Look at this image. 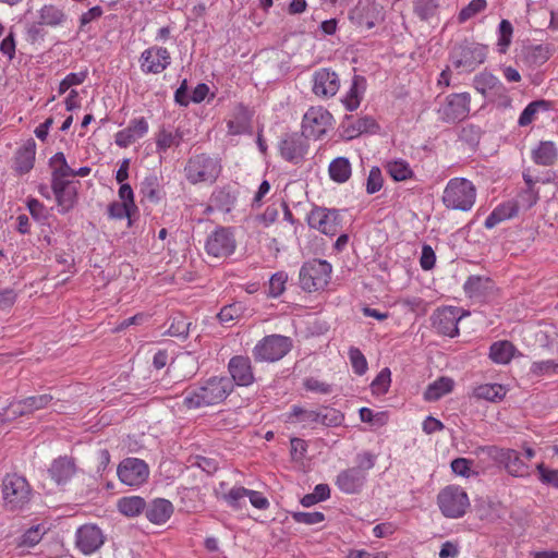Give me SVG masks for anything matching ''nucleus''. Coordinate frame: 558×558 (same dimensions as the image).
<instances>
[{
	"instance_id": "nucleus-58",
	"label": "nucleus",
	"mask_w": 558,
	"mask_h": 558,
	"mask_svg": "<svg viewBox=\"0 0 558 558\" xmlns=\"http://www.w3.org/2000/svg\"><path fill=\"white\" fill-rule=\"evenodd\" d=\"M26 205H27V209L29 210L31 216L35 220H37L39 222H44L47 220V218H48L47 209H46L45 205L43 203H40L38 199L28 198L26 202Z\"/></svg>"
},
{
	"instance_id": "nucleus-31",
	"label": "nucleus",
	"mask_w": 558,
	"mask_h": 558,
	"mask_svg": "<svg viewBox=\"0 0 558 558\" xmlns=\"http://www.w3.org/2000/svg\"><path fill=\"white\" fill-rule=\"evenodd\" d=\"M119 480L129 486H135L140 483V460L136 458H126L118 466Z\"/></svg>"
},
{
	"instance_id": "nucleus-29",
	"label": "nucleus",
	"mask_w": 558,
	"mask_h": 558,
	"mask_svg": "<svg viewBox=\"0 0 558 558\" xmlns=\"http://www.w3.org/2000/svg\"><path fill=\"white\" fill-rule=\"evenodd\" d=\"M384 168L395 182L412 180L415 177L410 163L402 158H396L387 161L384 165Z\"/></svg>"
},
{
	"instance_id": "nucleus-38",
	"label": "nucleus",
	"mask_w": 558,
	"mask_h": 558,
	"mask_svg": "<svg viewBox=\"0 0 558 558\" xmlns=\"http://www.w3.org/2000/svg\"><path fill=\"white\" fill-rule=\"evenodd\" d=\"M550 108V102L547 100H534L523 109L518 119V124L520 126H527L537 119V114L541 111H548Z\"/></svg>"
},
{
	"instance_id": "nucleus-48",
	"label": "nucleus",
	"mask_w": 558,
	"mask_h": 558,
	"mask_svg": "<svg viewBox=\"0 0 558 558\" xmlns=\"http://www.w3.org/2000/svg\"><path fill=\"white\" fill-rule=\"evenodd\" d=\"M438 9L437 0H416L414 2V12L423 21L433 17Z\"/></svg>"
},
{
	"instance_id": "nucleus-63",
	"label": "nucleus",
	"mask_w": 558,
	"mask_h": 558,
	"mask_svg": "<svg viewBox=\"0 0 558 558\" xmlns=\"http://www.w3.org/2000/svg\"><path fill=\"white\" fill-rule=\"evenodd\" d=\"M246 498H248L251 505L258 510H266L269 508V500L260 492L247 489Z\"/></svg>"
},
{
	"instance_id": "nucleus-55",
	"label": "nucleus",
	"mask_w": 558,
	"mask_h": 558,
	"mask_svg": "<svg viewBox=\"0 0 558 558\" xmlns=\"http://www.w3.org/2000/svg\"><path fill=\"white\" fill-rule=\"evenodd\" d=\"M292 519L296 523L314 525V524H318V523L323 522L325 520V514L319 511H314V512L299 511V512L292 513Z\"/></svg>"
},
{
	"instance_id": "nucleus-41",
	"label": "nucleus",
	"mask_w": 558,
	"mask_h": 558,
	"mask_svg": "<svg viewBox=\"0 0 558 558\" xmlns=\"http://www.w3.org/2000/svg\"><path fill=\"white\" fill-rule=\"evenodd\" d=\"M328 172L332 181L344 183L351 177V163L347 158L338 157L330 162Z\"/></svg>"
},
{
	"instance_id": "nucleus-56",
	"label": "nucleus",
	"mask_w": 558,
	"mask_h": 558,
	"mask_svg": "<svg viewBox=\"0 0 558 558\" xmlns=\"http://www.w3.org/2000/svg\"><path fill=\"white\" fill-rule=\"evenodd\" d=\"M384 184L381 171L378 167L371 168L366 181V192L368 194H375L380 191Z\"/></svg>"
},
{
	"instance_id": "nucleus-19",
	"label": "nucleus",
	"mask_w": 558,
	"mask_h": 558,
	"mask_svg": "<svg viewBox=\"0 0 558 558\" xmlns=\"http://www.w3.org/2000/svg\"><path fill=\"white\" fill-rule=\"evenodd\" d=\"M51 189L60 213L65 214L74 207L76 191L66 179H51Z\"/></svg>"
},
{
	"instance_id": "nucleus-14",
	"label": "nucleus",
	"mask_w": 558,
	"mask_h": 558,
	"mask_svg": "<svg viewBox=\"0 0 558 558\" xmlns=\"http://www.w3.org/2000/svg\"><path fill=\"white\" fill-rule=\"evenodd\" d=\"M494 460L505 466L507 472L515 477L530 475L529 465L521 459L520 453L514 449L494 448L492 452Z\"/></svg>"
},
{
	"instance_id": "nucleus-64",
	"label": "nucleus",
	"mask_w": 558,
	"mask_h": 558,
	"mask_svg": "<svg viewBox=\"0 0 558 558\" xmlns=\"http://www.w3.org/2000/svg\"><path fill=\"white\" fill-rule=\"evenodd\" d=\"M436 263V255L432 246L424 245L422 248V255L420 259L421 267L424 270H430Z\"/></svg>"
},
{
	"instance_id": "nucleus-17",
	"label": "nucleus",
	"mask_w": 558,
	"mask_h": 558,
	"mask_svg": "<svg viewBox=\"0 0 558 558\" xmlns=\"http://www.w3.org/2000/svg\"><path fill=\"white\" fill-rule=\"evenodd\" d=\"M228 369L233 385L247 387L255 380L252 362L248 356L235 355L231 357L228 363Z\"/></svg>"
},
{
	"instance_id": "nucleus-45",
	"label": "nucleus",
	"mask_w": 558,
	"mask_h": 558,
	"mask_svg": "<svg viewBox=\"0 0 558 558\" xmlns=\"http://www.w3.org/2000/svg\"><path fill=\"white\" fill-rule=\"evenodd\" d=\"M513 35L512 24L508 20H501L498 27L497 50L500 53H506L511 44Z\"/></svg>"
},
{
	"instance_id": "nucleus-10",
	"label": "nucleus",
	"mask_w": 558,
	"mask_h": 558,
	"mask_svg": "<svg viewBox=\"0 0 558 558\" xmlns=\"http://www.w3.org/2000/svg\"><path fill=\"white\" fill-rule=\"evenodd\" d=\"M236 240L234 232L229 227H218L208 236L205 250L208 255L217 258H226L234 253Z\"/></svg>"
},
{
	"instance_id": "nucleus-12",
	"label": "nucleus",
	"mask_w": 558,
	"mask_h": 558,
	"mask_svg": "<svg viewBox=\"0 0 558 558\" xmlns=\"http://www.w3.org/2000/svg\"><path fill=\"white\" fill-rule=\"evenodd\" d=\"M462 316L459 307L444 306L434 312L432 324L439 335L453 338L459 335L458 323Z\"/></svg>"
},
{
	"instance_id": "nucleus-32",
	"label": "nucleus",
	"mask_w": 558,
	"mask_h": 558,
	"mask_svg": "<svg viewBox=\"0 0 558 558\" xmlns=\"http://www.w3.org/2000/svg\"><path fill=\"white\" fill-rule=\"evenodd\" d=\"M454 381L450 377H439L429 384L424 391V400L428 402L437 401L444 396L450 393L453 389Z\"/></svg>"
},
{
	"instance_id": "nucleus-21",
	"label": "nucleus",
	"mask_w": 558,
	"mask_h": 558,
	"mask_svg": "<svg viewBox=\"0 0 558 558\" xmlns=\"http://www.w3.org/2000/svg\"><path fill=\"white\" fill-rule=\"evenodd\" d=\"M488 52V47L482 44H472L462 48L460 59L457 61L458 68H463L466 71H473L476 66L482 64Z\"/></svg>"
},
{
	"instance_id": "nucleus-47",
	"label": "nucleus",
	"mask_w": 558,
	"mask_h": 558,
	"mask_svg": "<svg viewBox=\"0 0 558 558\" xmlns=\"http://www.w3.org/2000/svg\"><path fill=\"white\" fill-rule=\"evenodd\" d=\"M117 508L125 517L132 518L140 514V496L122 497L117 502Z\"/></svg>"
},
{
	"instance_id": "nucleus-51",
	"label": "nucleus",
	"mask_w": 558,
	"mask_h": 558,
	"mask_svg": "<svg viewBox=\"0 0 558 558\" xmlns=\"http://www.w3.org/2000/svg\"><path fill=\"white\" fill-rule=\"evenodd\" d=\"M287 281V272L278 271L274 274L269 279L268 295L271 298L280 296L286 290Z\"/></svg>"
},
{
	"instance_id": "nucleus-50",
	"label": "nucleus",
	"mask_w": 558,
	"mask_h": 558,
	"mask_svg": "<svg viewBox=\"0 0 558 558\" xmlns=\"http://www.w3.org/2000/svg\"><path fill=\"white\" fill-rule=\"evenodd\" d=\"M352 368L356 375H364L368 368L365 355L359 348L351 347L348 352Z\"/></svg>"
},
{
	"instance_id": "nucleus-7",
	"label": "nucleus",
	"mask_w": 558,
	"mask_h": 558,
	"mask_svg": "<svg viewBox=\"0 0 558 558\" xmlns=\"http://www.w3.org/2000/svg\"><path fill=\"white\" fill-rule=\"evenodd\" d=\"M292 348L289 337L269 335L259 340L253 349L256 362H277L287 355Z\"/></svg>"
},
{
	"instance_id": "nucleus-11",
	"label": "nucleus",
	"mask_w": 558,
	"mask_h": 558,
	"mask_svg": "<svg viewBox=\"0 0 558 558\" xmlns=\"http://www.w3.org/2000/svg\"><path fill=\"white\" fill-rule=\"evenodd\" d=\"M278 150L286 161L300 165L305 160L310 150L308 138L302 133L284 135L278 144Z\"/></svg>"
},
{
	"instance_id": "nucleus-22",
	"label": "nucleus",
	"mask_w": 558,
	"mask_h": 558,
	"mask_svg": "<svg viewBox=\"0 0 558 558\" xmlns=\"http://www.w3.org/2000/svg\"><path fill=\"white\" fill-rule=\"evenodd\" d=\"M474 88L484 97L499 95L507 98V89L499 78L490 73H480L474 77Z\"/></svg>"
},
{
	"instance_id": "nucleus-33",
	"label": "nucleus",
	"mask_w": 558,
	"mask_h": 558,
	"mask_svg": "<svg viewBox=\"0 0 558 558\" xmlns=\"http://www.w3.org/2000/svg\"><path fill=\"white\" fill-rule=\"evenodd\" d=\"M41 24L48 27L62 26L66 21V15L62 9L54 4H44L37 12Z\"/></svg>"
},
{
	"instance_id": "nucleus-52",
	"label": "nucleus",
	"mask_w": 558,
	"mask_h": 558,
	"mask_svg": "<svg viewBox=\"0 0 558 558\" xmlns=\"http://www.w3.org/2000/svg\"><path fill=\"white\" fill-rule=\"evenodd\" d=\"M487 7L486 0H471V2L464 7L458 15L460 23H464L468 20L475 16L477 13L484 11Z\"/></svg>"
},
{
	"instance_id": "nucleus-27",
	"label": "nucleus",
	"mask_w": 558,
	"mask_h": 558,
	"mask_svg": "<svg viewBox=\"0 0 558 558\" xmlns=\"http://www.w3.org/2000/svg\"><path fill=\"white\" fill-rule=\"evenodd\" d=\"M144 53H142V57ZM170 63V54L166 48H150L145 51L144 63L147 72L160 73Z\"/></svg>"
},
{
	"instance_id": "nucleus-6",
	"label": "nucleus",
	"mask_w": 558,
	"mask_h": 558,
	"mask_svg": "<svg viewBox=\"0 0 558 558\" xmlns=\"http://www.w3.org/2000/svg\"><path fill=\"white\" fill-rule=\"evenodd\" d=\"M437 504L446 518H462L470 508L466 492L459 485H448L437 495Z\"/></svg>"
},
{
	"instance_id": "nucleus-57",
	"label": "nucleus",
	"mask_w": 558,
	"mask_h": 558,
	"mask_svg": "<svg viewBox=\"0 0 558 558\" xmlns=\"http://www.w3.org/2000/svg\"><path fill=\"white\" fill-rule=\"evenodd\" d=\"M142 193H147V197L150 202L157 203L162 198V192L157 178H146L145 189H142Z\"/></svg>"
},
{
	"instance_id": "nucleus-3",
	"label": "nucleus",
	"mask_w": 558,
	"mask_h": 558,
	"mask_svg": "<svg viewBox=\"0 0 558 558\" xmlns=\"http://www.w3.org/2000/svg\"><path fill=\"white\" fill-rule=\"evenodd\" d=\"M221 170L220 159L207 154L192 156L184 167L185 178L191 184H213L220 175Z\"/></svg>"
},
{
	"instance_id": "nucleus-53",
	"label": "nucleus",
	"mask_w": 558,
	"mask_h": 558,
	"mask_svg": "<svg viewBox=\"0 0 558 558\" xmlns=\"http://www.w3.org/2000/svg\"><path fill=\"white\" fill-rule=\"evenodd\" d=\"M45 532L46 529L41 524L32 526L22 535L20 544L23 546L33 547L40 542Z\"/></svg>"
},
{
	"instance_id": "nucleus-60",
	"label": "nucleus",
	"mask_w": 558,
	"mask_h": 558,
	"mask_svg": "<svg viewBox=\"0 0 558 558\" xmlns=\"http://www.w3.org/2000/svg\"><path fill=\"white\" fill-rule=\"evenodd\" d=\"M343 421V415L335 409H325V412H320L319 423L326 426L340 425Z\"/></svg>"
},
{
	"instance_id": "nucleus-43",
	"label": "nucleus",
	"mask_w": 558,
	"mask_h": 558,
	"mask_svg": "<svg viewBox=\"0 0 558 558\" xmlns=\"http://www.w3.org/2000/svg\"><path fill=\"white\" fill-rule=\"evenodd\" d=\"M530 374L536 377H550L558 375V361L542 360L532 362Z\"/></svg>"
},
{
	"instance_id": "nucleus-61",
	"label": "nucleus",
	"mask_w": 558,
	"mask_h": 558,
	"mask_svg": "<svg viewBox=\"0 0 558 558\" xmlns=\"http://www.w3.org/2000/svg\"><path fill=\"white\" fill-rule=\"evenodd\" d=\"M15 35L11 29L10 33L0 43V51L2 54L7 56L10 60H12L15 56Z\"/></svg>"
},
{
	"instance_id": "nucleus-42",
	"label": "nucleus",
	"mask_w": 558,
	"mask_h": 558,
	"mask_svg": "<svg viewBox=\"0 0 558 558\" xmlns=\"http://www.w3.org/2000/svg\"><path fill=\"white\" fill-rule=\"evenodd\" d=\"M49 165L52 168L51 179H66L74 173V169H72L66 161V158L63 153H56L50 159Z\"/></svg>"
},
{
	"instance_id": "nucleus-1",
	"label": "nucleus",
	"mask_w": 558,
	"mask_h": 558,
	"mask_svg": "<svg viewBox=\"0 0 558 558\" xmlns=\"http://www.w3.org/2000/svg\"><path fill=\"white\" fill-rule=\"evenodd\" d=\"M233 391V383L227 376H213L190 386L183 392V405L189 410L222 403Z\"/></svg>"
},
{
	"instance_id": "nucleus-13",
	"label": "nucleus",
	"mask_w": 558,
	"mask_h": 558,
	"mask_svg": "<svg viewBox=\"0 0 558 558\" xmlns=\"http://www.w3.org/2000/svg\"><path fill=\"white\" fill-rule=\"evenodd\" d=\"M308 226L319 232L333 236L340 228L339 214L335 209L315 207L307 217Z\"/></svg>"
},
{
	"instance_id": "nucleus-36",
	"label": "nucleus",
	"mask_w": 558,
	"mask_h": 558,
	"mask_svg": "<svg viewBox=\"0 0 558 558\" xmlns=\"http://www.w3.org/2000/svg\"><path fill=\"white\" fill-rule=\"evenodd\" d=\"M514 345L507 340L494 342L489 348V357L497 364H508L514 355Z\"/></svg>"
},
{
	"instance_id": "nucleus-9",
	"label": "nucleus",
	"mask_w": 558,
	"mask_h": 558,
	"mask_svg": "<svg viewBox=\"0 0 558 558\" xmlns=\"http://www.w3.org/2000/svg\"><path fill=\"white\" fill-rule=\"evenodd\" d=\"M331 266L326 260L313 259L300 270V284L307 292L324 289L330 279Z\"/></svg>"
},
{
	"instance_id": "nucleus-54",
	"label": "nucleus",
	"mask_w": 558,
	"mask_h": 558,
	"mask_svg": "<svg viewBox=\"0 0 558 558\" xmlns=\"http://www.w3.org/2000/svg\"><path fill=\"white\" fill-rule=\"evenodd\" d=\"M243 305L241 303H232L223 306L218 313L221 323H231L243 314Z\"/></svg>"
},
{
	"instance_id": "nucleus-28",
	"label": "nucleus",
	"mask_w": 558,
	"mask_h": 558,
	"mask_svg": "<svg viewBox=\"0 0 558 558\" xmlns=\"http://www.w3.org/2000/svg\"><path fill=\"white\" fill-rule=\"evenodd\" d=\"M519 213L518 202L514 199L499 204L485 219L484 226L493 229L500 222L515 217Z\"/></svg>"
},
{
	"instance_id": "nucleus-26",
	"label": "nucleus",
	"mask_w": 558,
	"mask_h": 558,
	"mask_svg": "<svg viewBox=\"0 0 558 558\" xmlns=\"http://www.w3.org/2000/svg\"><path fill=\"white\" fill-rule=\"evenodd\" d=\"M75 473V463L68 457L54 459L49 468V474L58 485L68 483Z\"/></svg>"
},
{
	"instance_id": "nucleus-37",
	"label": "nucleus",
	"mask_w": 558,
	"mask_h": 558,
	"mask_svg": "<svg viewBox=\"0 0 558 558\" xmlns=\"http://www.w3.org/2000/svg\"><path fill=\"white\" fill-rule=\"evenodd\" d=\"M532 159L542 166H551L557 159V148L553 142H541L532 151Z\"/></svg>"
},
{
	"instance_id": "nucleus-35",
	"label": "nucleus",
	"mask_w": 558,
	"mask_h": 558,
	"mask_svg": "<svg viewBox=\"0 0 558 558\" xmlns=\"http://www.w3.org/2000/svg\"><path fill=\"white\" fill-rule=\"evenodd\" d=\"M507 391V388L500 384H482L473 389V397L489 402H498L506 397Z\"/></svg>"
},
{
	"instance_id": "nucleus-20",
	"label": "nucleus",
	"mask_w": 558,
	"mask_h": 558,
	"mask_svg": "<svg viewBox=\"0 0 558 558\" xmlns=\"http://www.w3.org/2000/svg\"><path fill=\"white\" fill-rule=\"evenodd\" d=\"M52 399V396L47 393L32 396L23 400L11 402L8 410L13 416L28 415L37 410L47 408Z\"/></svg>"
},
{
	"instance_id": "nucleus-49",
	"label": "nucleus",
	"mask_w": 558,
	"mask_h": 558,
	"mask_svg": "<svg viewBox=\"0 0 558 558\" xmlns=\"http://www.w3.org/2000/svg\"><path fill=\"white\" fill-rule=\"evenodd\" d=\"M136 209L132 208L123 202H112L108 206V216L111 219H124L128 218V225H132L131 214Z\"/></svg>"
},
{
	"instance_id": "nucleus-39",
	"label": "nucleus",
	"mask_w": 558,
	"mask_h": 558,
	"mask_svg": "<svg viewBox=\"0 0 558 558\" xmlns=\"http://www.w3.org/2000/svg\"><path fill=\"white\" fill-rule=\"evenodd\" d=\"M35 154V144L24 146L17 150L14 160V169L19 174H25L33 169Z\"/></svg>"
},
{
	"instance_id": "nucleus-2",
	"label": "nucleus",
	"mask_w": 558,
	"mask_h": 558,
	"mask_svg": "<svg viewBox=\"0 0 558 558\" xmlns=\"http://www.w3.org/2000/svg\"><path fill=\"white\" fill-rule=\"evenodd\" d=\"M477 196V190L472 181L465 178L450 179L442 192L444 206L450 210L470 211Z\"/></svg>"
},
{
	"instance_id": "nucleus-5",
	"label": "nucleus",
	"mask_w": 558,
	"mask_h": 558,
	"mask_svg": "<svg viewBox=\"0 0 558 558\" xmlns=\"http://www.w3.org/2000/svg\"><path fill=\"white\" fill-rule=\"evenodd\" d=\"M470 93H452L439 101L436 110L438 120L445 123H459L464 121L471 111Z\"/></svg>"
},
{
	"instance_id": "nucleus-4",
	"label": "nucleus",
	"mask_w": 558,
	"mask_h": 558,
	"mask_svg": "<svg viewBox=\"0 0 558 558\" xmlns=\"http://www.w3.org/2000/svg\"><path fill=\"white\" fill-rule=\"evenodd\" d=\"M2 498L8 510H22L31 501L32 488L25 477L8 474L2 481Z\"/></svg>"
},
{
	"instance_id": "nucleus-30",
	"label": "nucleus",
	"mask_w": 558,
	"mask_h": 558,
	"mask_svg": "<svg viewBox=\"0 0 558 558\" xmlns=\"http://www.w3.org/2000/svg\"><path fill=\"white\" fill-rule=\"evenodd\" d=\"M172 513L173 506L167 499H156L146 509L147 519L155 524L167 522Z\"/></svg>"
},
{
	"instance_id": "nucleus-34",
	"label": "nucleus",
	"mask_w": 558,
	"mask_h": 558,
	"mask_svg": "<svg viewBox=\"0 0 558 558\" xmlns=\"http://www.w3.org/2000/svg\"><path fill=\"white\" fill-rule=\"evenodd\" d=\"M365 89V80L362 76L355 75L352 80L350 89L347 92L342 99V104L349 111H354L359 108L363 93Z\"/></svg>"
},
{
	"instance_id": "nucleus-15",
	"label": "nucleus",
	"mask_w": 558,
	"mask_h": 558,
	"mask_svg": "<svg viewBox=\"0 0 558 558\" xmlns=\"http://www.w3.org/2000/svg\"><path fill=\"white\" fill-rule=\"evenodd\" d=\"M104 534L95 524H85L75 533V544L84 555H90L104 544Z\"/></svg>"
},
{
	"instance_id": "nucleus-62",
	"label": "nucleus",
	"mask_w": 558,
	"mask_h": 558,
	"mask_svg": "<svg viewBox=\"0 0 558 558\" xmlns=\"http://www.w3.org/2000/svg\"><path fill=\"white\" fill-rule=\"evenodd\" d=\"M539 474V480L545 484H550L558 488V470H548L544 463H539L536 466Z\"/></svg>"
},
{
	"instance_id": "nucleus-25",
	"label": "nucleus",
	"mask_w": 558,
	"mask_h": 558,
	"mask_svg": "<svg viewBox=\"0 0 558 558\" xmlns=\"http://www.w3.org/2000/svg\"><path fill=\"white\" fill-rule=\"evenodd\" d=\"M251 119L250 110L241 104L236 105L227 122L228 133L240 135L247 132L251 126Z\"/></svg>"
},
{
	"instance_id": "nucleus-8",
	"label": "nucleus",
	"mask_w": 558,
	"mask_h": 558,
	"mask_svg": "<svg viewBox=\"0 0 558 558\" xmlns=\"http://www.w3.org/2000/svg\"><path fill=\"white\" fill-rule=\"evenodd\" d=\"M333 125L332 114L322 106H313L304 113L301 133L308 140L322 138Z\"/></svg>"
},
{
	"instance_id": "nucleus-44",
	"label": "nucleus",
	"mask_w": 558,
	"mask_h": 558,
	"mask_svg": "<svg viewBox=\"0 0 558 558\" xmlns=\"http://www.w3.org/2000/svg\"><path fill=\"white\" fill-rule=\"evenodd\" d=\"M551 57L549 45L531 46L526 52L527 61L533 65H542Z\"/></svg>"
},
{
	"instance_id": "nucleus-16",
	"label": "nucleus",
	"mask_w": 558,
	"mask_h": 558,
	"mask_svg": "<svg viewBox=\"0 0 558 558\" xmlns=\"http://www.w3.org/2000/svg\"><path fill=\"white\" fill-rule=\"evenodd\" d=\"M340 81L336 72L329 69H319L313 74V93L322 98H329L337 94Z\"/></svg>"
},
{
	"instance_id": "nucleus-23",
	"label": "nucleus",
	"mask_w": 558,
	"mask_h": 558,
	"mask_svg": "<svg viewBox=\"0 0 558 558\" xmlns=\"http://www.w3.org/2000/svg\"><path fill=\"white\" fill-rule=\"evenodd\" d=\"M216 497L223 500L233 510H240L245 505L247 488L243 486H233L227 489V484L221 482L215 490Z\"/></svg>"
},
{
	"instance_id": "nucleus-40",
	"label": "nucleus",
	"mask_w": 558,
	"mask_h": 558,
	"mask_svg": "<svg viewBox=\"0 0 558 558\" xmlns=\"http://www.w3.org/2000/svg\"><path fill=\"white\" fill-rule=\"evenodd\" d=\"M319 420L320 412L293 405L291 412L288 414L287 422L291 424L301 423L303 426H310L314 423H319Z\"/></svg>"
},
{
	"instance_id": "nucleus-46",
	"label": "nucleus",
	"mask_w": 558,
	"mask_h": 558,
	"mask_svg": "<svg viewBox=\"0 0 558 558\" xmlns=\"http://www.w3.org/2000/svg\"><path fill=\"white\" fill-rule=\"evenodd\" d=\"M391 384V372L388 367L383 368L371 384L373 395L383 396L388 392Z\"/></svg>"
},
{
	"instance_id": "nucleus-24",
	"label": "nucleus",
	"mask_w": 558,
	"mask_h": 558,
	"mask_svg": "<svg viewBox=\"0 0 558 558\" xmlns=\"http://www.w3.org/2000/svg\"><path fill=\"white\" fill-rule=\"evenodd\" d=\"M494 288L490 278L472 275L463 283V291L469 299L482 300Z\"/></svg>"
},
{
	"instance_id": "nucleus-18",
	"label": "nucleus",
	"mask_w": 558,
	"mask_h": 558,
	"mask_svg": "<svg viewBox=\"0 0 558 558\" xmlns=\"http://www.w3.org/2000/svg\"><path fill=\"white\" fill-rule=\"evenodd\" d=\"M366 474L361 468H350L340 472L336 485L344 494L353 495L361 492Z\"/></svg>"
},
{
	"instance_id": "nucleus-59",
	"label": "nucleus",
	"mask_w": 558,
	"mask_h": 558,
	"mask_svg": "<svg viewBox=\"0 0 558 558\" xmlns=\"http://www.w3.org/2000/svg\"><path fill=\"white\" fill-rule=\"evenodd\" d=\"M138 134L136 126L121 130L116 134V144L120 147H128L135 142Z\"/></svg>"
}]
</instances>
